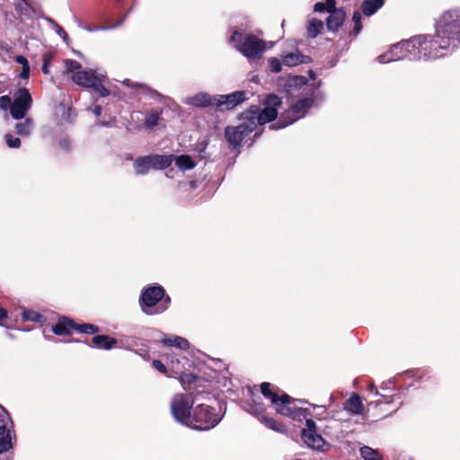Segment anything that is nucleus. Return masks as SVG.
<instances>
[{"instance_id": "obj_25", "label": "nucleus", "mask_w": 460, "mask_h": 460, "mask_svg": "<svg viewBox=\"0 0 460 460\" xmlns=\"http://www.w3.org/2000/svg\"><path fill=\"white\" fill-rule=\"evenodd\" d=\"M34 123L32 119L24 118V120L15 124L14 128L16 133L21 137H29L33 128Z\"/></svg>"}, {"instance_id": "obj_33", "label": "nucleus", "mask_w": 460, "mask_h": 460, "mask_svg": "<svg viewBox=\"0 0 460 460\" xmlns=\"http://www.w3.org/2000/svg\"><path fill=\"white\" fill-rule=\"evenodd\" d=\"M22 316L23 321L33 323H42L45 321V317L42 314L33 310H24Z\"/></svg>"}, {"instance_id": "obj_10", "label": "nucleus", "mask_w": 460, "mask_h": 460, "mask_svg": "<svg viewBox=\"0 0 460 460\" xmlns=\"http://www.w3.org/2000/svg\"><path fill=\"white\" fill-rule=\"evenodd\" d=\"M194 400L189 394H176L171 401V413L174 420L190 428Z\"/></svg>"}, {"instance_id": "obj_16", "label": "nucleus", "mask_w": 460, "mask_h": 460, "mask_svg": "<svg viewBox=\"0 0 460 460\" xmlns=\"http://www.w3.org/2000/svg\"><path fill=\"white\" fill-rule=\"evenodd\" d=\"M102 74H97L93 70L77 71L71 76L74 83L78 85L92 88L95 86Z\"/></svg>"}, {"instance_id": "obj_48", "label": "nucleus", "mask_w": 460, "mask_h": 460, "mask_svg": "<svg viewBox=\"0 0 460 460\" xmlns=\"http://www.w3.org/2000/svg\"><path fill=\"white\" fill-rule=\"evenodd\" d=\"M15 61L21 64L22 66H25V65H29L27 58L23 56H17L15 58Z\"/></svg>"}, {"instance_id": "obj_34", "label": "nucleus", "mask_w": 460, "mask_h": 460, "mask_svg": "<svg viewBox=\"0 0 460 460\" xmlns=\"http://www.w3.org/2000/svg\"><path fill=\"white\" fill-rule=\"evenodd\" d=\"M74 330L81 333L93 334L99 332V328L92 323L76 324Z\"/></svg>"}, {"instance_id": "obj_45", "label": "nucleus", "mask_w": 460, "mask_h": 460, "mask_svg": "<svg viewBox=\"0 0 460 460\" xmlns=\"http://www.w3.org/2000/svg\"><path fill=\"white\" fill-rule=\"evenodd\" d=\"M7 318V311L0 306V326H5L4 321Z\"/></svg>"}, {"instance_id": "obj_37", "label": "nucleus", "mask_w": 460, "mask_h": 460, "mask_svg": "<svg viewBox=\"0 0 460 460\" xmlns=\"http://www.w3.org/2000/svg\"><path fill=\"white\" fill-rule=\"evenodd\" d=\"M282 62L277 58H270L269 59L270 69L273 73H279L282 69Z\"/></svg>"}, {"instance_id": "obj_53", "label": "nucleus", "mask_w": 460, "mask_h": 460, "mask_svg": "<svg viewBox=\"0 0 460 460\" xmlns=\"http://www.w3.org/2000/svg\"><path fill=\"white\" fill-rule=\"evenodd\" d=\"M369 391L374 393L376 395H377L379 394L376 387L373 385L370 386Z\"/></svg>"}, {"instance_id": "obj_5", "label": "nucleus", "mask_w": 460, "mask_h": 460, "mask_svg": "<svg viewBox=\"0 0 460 460\" xmlns=\"http://www.w3.org/2000/svg\"><path fill=\"white\" fill-rule=\"evenodd\" d=\"M171 303L169 296L162 286H149L144 288L139 298V305L146 315H155L165 312Z\"/></svg>"}, {"instance_id": "obj_28", "label": "nucleus", "mask_w": 460, "mask_h": 460, "mask_svg": "<svg viewBox=\"0 0 460 460\" xmlns=\"http://www.w3.org/2000/svg\"><path fill=\"white\" fill-rule=\"evenodd\" d=\"M161 112H159L156 110H151L149 111L145 118L144 120V126L146 128H154L155 126L158 125V122L160 120Z\"/></svg>"}, {"instance_id": "obj_12", "label": "nucleus", "mask_w": 460, "mask_h": 460, "mask_svg": "<svg viewBox=\"0 0 460 460\" xmlns=\"http://www.w3.org/2000/svg\"><path fill=\"white\" fill-rule=\"evenodd\" d=\"M32 97L27 88L21 87L14 92L11 107V116L16 120L22 119L32 107Z\"/></svg>"}, {"instance_id": "obj_36", "label": "nucleus", "mask_w": 460, "mask_h": 460, "mask_svg": "<svg viewBox=\"0 0 460 460\" xmlns=\"http://www.w3.org/2000/svg\"><path fill=\"white\" fill-rule=\"evenodd\" d=\"M65 65H66V69L68 73H71L72 75H74V73L77 72V71H81V64L75 60H72V59H66L65 61Z\"/></svg>"}, {"instance_id": "obj_51", "label": "nucleus", "mask_w": 460, "mask_h": 460, "mask_svg": "<svg viewBox=\"0 0 460 460\" xmlns=\"http://www.w3.org/2000/svg\"><path fill=\"white\" fill-rule=\"evenodd\" d=\"M172 367H175L178 371H181V369L178 367V365L180 364L179 359H176L175 361L172 360Z\"/></svg>"}, {"instance_id": "obj_47", "label": "nucleus", "mask_w": 460, "mask_h": 460, "mask_svg": "<svg viewBox=\"0 0 460 460\" xmlns=\"http://www.w3.org/2000/svg\"><path fill=\"white\" fill-rule=\"evenodd\" d=\"M123 84L127 85L128 87H132V88L143 87V85L137 84V83H133L129 79L124 80Z\"/></svg>"}, {"instance_id": "obj_3", "label": "nucleus", "mask_w": 460, "mask_h": 460, "mask_svg": "<svg viewBox=\"0 0 460 460\" xmlns=\"http://www.w3.org/2000/svg\"><path fill=\"white\" fill-rule=\"evenodd\" d=\"M261 392L265 398L270 401L275 411L282 416L301 421L310 415L308 408L304 407L306 402L293 399L287 394L279 395L271 389V385L268 382L261 385Z\"/></svg>"}, {"instance_id": "obj_26", "label": "nucleus", "mask_w": 460, "mask_h": 460, "mask_svg": "<svg viewBox=\"0 0 460 460\" xmlns=\"http://www.w3.org/2000/svg\"><path fill=\"white\" fill-rule=\"evenodd\" d=\"M175 160L176 165L181 171L191 170L195 167L196 164L192 160V158L186 155H181L178 156L172 155V161Z\"/></svg>"}, {"instance_id": "obj_22", "label": "nucleus", "mask_w": 460, "mask_h": 460, "mask_svg": "<svg viewBox=\"0 0 460 460\" xmlns=\"http://www.w3.org/2000/svg\"><path fill=\"white\" fill-rule=\"evenodd\" d=\"M93 346L98 349H111L117 344V340L108 335H96L92 339Z\"/></svg>"}, {"instance_id": "obj_49", "label": "nucleus", "mask_w": 460, "mask_h": 460, "mask_svg": "<svg viewBox=\"0 0 460 460\" xmlns=\"http://www.w3.org/2000/svg\"><path fill=\"white\" fill-rule=\"evenodd\" d=\"M102 111V108L100 105H96V106L93 108V114H94L96 117L101 116Z\"/></svg>"}, {"instance_id": "obj_21", "label": "nucleus", "mask_w": 460, "mask_h": 460, "mask_svg": "<svg viewBox=\"0 0 460 460\" xmlns=\"http://www.w3.org/2000/svg\"><path fill=\"white\" fill-rule=\"evenodd\" d=\"M344 410L351 414H360L363 411V403L360 397L354 394L345 402Z\"/></svg>"}, {"instance_id": "obj_17", "label": "nucleus", "mask_w": 460, "mask_h": 460, "mask_svg": "<svg viewBox=\"0 0 460 460\" xmlns=\"http://www.w3.org/2000/svg\"><path fill=\"white\" fill-rule=\"evenodd\" d=\"M216 95L212 96L208 93L199 92L194 95L188 96L182 100V102L189 106L196 108L215 107Z\"/></svg>"}, {"instance_id": "obj_24", "label": "nucleus", "mask_w": 460, "mask_h": 460, "mask_svg": "<svg viewBox=\"0 0 460 460\" xmlns=\"http://www.w3.org/2000/svg\"><path fill=\"white\" fill-rule=\"evenodd\" d=\"M385 4V0H364L361 5L362 13L366 16H371Z\"/></svg>"}, {"instance_id": "obj_9", "label": "nucleus", "mask_w": 460, "mask_h": 460, "mask_svg": "<svg viewBox=\"0 0 460 460\" xmlns=\"http://www.w3.org/2000/svg\"><path fill=\"white\" fill-rule=\"evenodd\" d=\"M417 40L418 39L412 37L410 40H402L397 44L393 45L387 52L378 57L379 62L385 64L404 58L420 60V56L416 46Z\"/></svg>"}, {"instance_id": "obj_23", "label": "nucleus", "mask_w": 460, "mask_h": 460, "mask_svg": "<svg viewBox=\"0 0 460 460\" xmlns=\"http://www.w3.org/2000/svg\"><path fill=\"white\" fill-rule=\"evenodd\" d=\"M162 342L166 346L176 347L182 350H187L190 348V342L185 338L177 335L164 338Z\"/></svg>"}, {"instance_id": "obj_8", "label": "nucleus", "mask_w": 460, "mask_h": 460, "mask_svg": "<svg viewBox=\"0 0 460 460\" xmlns=\"http://www.w3.org/2000/svg\"><path fill=\"white\" fill-rule=\"evenodd\" d=\"M437 26L440 30V35L445 36L456 50L460 45V9L445 12Z\"/></svg>"}, {"instance_id": "obj_18", "label": "nucleus", "mask_w": 460, "mask_h": 460, "mask_svg": "<svg viewBox=\"0 0 460 460\" xmlns=\"http://www.w3.org/2000/svg\"><path fill=\"white\" fill-rule=\"evenodd\" d=\"M309 59V57L303 55L298 50L282 56L283 65L289 67L296 66L300 64H305Z\"/></svg>"}, {"instance_id": "obj_42", "label": "nucleus", "mask_w": 460, "mask_h": 460, "mask_svg": "<svg viewBox=\"0 0 460 460\" xmlns=\"http://www.w3.org/2000/svg\"><path fill=\"white\" fill-rule=\"evenodd\" d=\"M323 4H325V8L328 13H331V12L338 10L335 6L336 2L335 0H326Z\"/></svg>"}, {"instance_id": "obj_40", "label": "nucleus", "mask_w": 460, "mask_h": 460, "mask_svg": "<svg viewBox=\"0 0 460 460\" xmlns=\"http://www.w3.org/2000/svg\"><path fill=\"white\" fill-rule=\"evenodd\" d=\"M49 22H51L55 28H56V32L65 40V41H67L68 40V35L67 33L65 31V30L59 26L56 22H54L52 19H49Z\"/></svg>"}, {"instance_id": "obj_20", "label": "nucleus", "mask_w": 460, "mask_h": 460, "mask_svg": "<svg viewBox=\"0 0 460 460\" xmlns=\"http://www.w3.org/2000/svg\"><path fill=\"white\" fill-rule=\"evenodd\" d=\"M75 323L67 317H62L58 322L52 327V332L56 335H63L70 333L71 330H74Z\"/></svg>"}, {"instance_id": "obj_55", "label": "nucleus", "mask_w": 460, "mask_h": 460, "mask_svg": "<svg viewBox=\"0 0 460 460\" xmlns=\"http://www.w3.org/2000/svg\"><path fill=\"white\" fill-rule=\"evenodd\" d=\"M60 146H61V147L66 149L67 148V142L66 140H63V141L60 142Z\"/></svg>"}, {"instance_id": "obj_54", "label": "nucleus", "mask_w": 460, "mask_h": 460, "mask_svg": "<svg viewBox=\"0 0 460 460\" xmlns=\"http://www.w3.org/2000/svg\"><path fill=\"white\" fill-rule=\"evenodd\" d=\"M308 74H309L310 78H311L313 81H314V80H315V74H314V72H313V71H309V73H308Z\"/></svg>"}, {"instance_id": "obj_11", "label": "nucleus", "mask_w": 460, "mask_h": 460, "mask_svg": "<svg viewBox=\"0 0 460 460\" xmlns=\"http://www.w3.org/2000/svg\"><path fill=\"white\" fill-rule=\"evenodd\" d=\"M172 163V155H149L137 158L133 164V166L137 174L145 175L148 173L150 170L165 169L169 167Z\"/></svg>"}, {"instance_id": "obj_35", "label": "nucleus", "mask_w": 460, "mask_h": 460, "mask_svg": "<svg viewBox=\"0 0 460 460\" xmlns=\"http://www.w3.org/2000/svg\"><path fill=\"white\" fill-rule=\"evenodd\" d=\"M105 78H106V76L104 75H102L101 76V79L98 80V83L96 84V85L92 87L102 97H106V96H108L110 94V91L105 86H103V84H102V83L104 82Z\"/></svg>"}, {"instance_id": "obj_6", "label": "nucleus", "mask_w": 460, "mask_h": 460, "mask_svg": "<svg viewBox=\"0 0 460 460\" xmlns=\"http://www.w3.org/2000/svg\"><path fill=\"white\" fill-rule=\"evenodd\" d=\"M216 405L199 403L192 409L190 428L199 430H209L222 420L224 412L218 403Z\"/></svg>"}, {"instance_id": "obj_4", "label": "nucleus", "mask_w": 460, "mask_h": 460, "mask_svg": "<svg viewBox=\"0 0 460 460\" xmlns=\"http://www.w3.org/2000/svg\"><path fill=\"white\" fill-rule=\"evenodd\" d=\"M420 60H433L444 58L451 54L455 49L445 36L440 35V30L437 26L434 35L415 36Z\"/></svg>"}, {"instance_id": "obj_50", "label": "nucleus", "mask_w": 460, "mask_h": 460, "mask_svg": "<svg viewBox=\"0 0 460 460\" xmlns=\"http://www.w3.org/2000/svg\"><path fill=\"white\" fill-rule=\"evenodd\" d=\"M42 72L46 75L49 73V65L46 61L44 62V64L42 66Z\"/></svg>"}, {"instance_id": "obj_31", "label": "nucleus", "mask_w": 460, "mask_h": 460, "mask_svg": "<svg viewBox=\"0 0 460 460\" xmlns=\"http://www.w3.org/2000/svg\"><path fill=\"white\" fill-rule=\"evenodd\" d=\"M323 27V23L322 21L317 19H312L309 21L308 26H307V34L310 38H316L322 29Z\"/></svg>"}, {"instance_id": "obj_32", "label": "nucleus", "mask_w": 460, "mask_h": 460, "mask_svg": "<svg viewBox=\"0 0 460 460\" xmlns=\"http://www.w3.org/2000/svg\"><path fill=\"white\" fill-rule=\"evenodd\" d=\"M352 23H353V29L350 31V35L356 37L358 36L360 31H362V14L360 12L356 11L353 13L352 16Z\"/></svg>"}, {"instance_id": "obj_30", "label": "nucleus", "mask_w": 460, "mask_h": 460, "mask_svg": "<svg viewBox=\"0 0 460 460\" xmlns=\"http://www.w3.org/2000/svg\"><path fill=\"white\" fill-rule=\"evenodd\" d=\"M245 410L249 413L257 416L261 420V416H264L263 413L265 411V406L262 402H257L255 400H252V402L247 405Z\"/></svg>"}, {"instance_id": "obj_43", "label": "nucleus", "mask_w": 460, "mask_h": 460, "mask_svg": "<svg viewBox=\"0 0 460 460\" xmlns=\"http://www.w3.org/2000/svg\"><path fill=\"white\" fill-rule=\"evenodd\" d=\"M30 75V66L25 65V66H22V72L20 74V76L22 79H28Z\"/></svg>"}, {"instance_id": "obj_2", "label": "nucleus", "mask_w": 460, "mask_h": 460, "mask_svg": "<svg viewBox=\"0 0 460 460\" xmlns=\"http://www.w3.org/2000/svg\"><path fill=\"white\" fill-rule=\"evenodd\" d=\"M295 81L296 84H305L304 89L305 95L286 110L279 120L270 126V129H280L293 124L304 118L310 109L319 107L324 102V93L319 89L321 82L307 84L304 76H296Z\"/></svg>"}, {"instance_id": "obj_7", "label": "nucleus", "mask_w": 460, "mask_h": 460, "mask_svg": "<svg viewBox=\"0 0 460 460\" xmlns=\"http://www.w3.org/2000/svg\"><path fill=\"white\" fill-rule=\"evenodd\" d=\"M229 41L234 47L249 60L255 59L261 56L266 50L265 41L255 35L242 33L234 31Z\"/></svg>"}, {"instance_id": "obj_15", "label": "nucleus", "mask_w": 460, "mask_h": 460, "mask_svg": "<svg viewBox=\"0 0 460 460\" xmlns=\"http://www.w3.org/2000/svg\"><path fill=\"white\" fill-rule=\"evenodd\" d=\"M248 93L246 91H236L229 94H217L215 108L219 111L234 109L248 99Z\"/></svg>"}, {"instance_id": "obj_29", "label": "nucleus", "mask_w": 460, "mask_h": 460, "mask_svg": "<svg viewBox=\"0 0 460 460\" xmlns=\"http://www.w3.org/2000/svg\"><path fill=\"white\" fill-rule=\"evenodd\" d=\"M360 456L364 460H382L379 452L368 446H363L359 449Z\"/></svg>"}, {"instance_id": "obj_27", "label": "nucleus", "mask_w": 460, "mask_h": 460, "mask_svg": "<svg viewBox=\"0 0 460 460\" xmlns=\"http://www.w3.org/2000/svg\"><path fill=\"white\" fill-rule=\"evenodd\" d=\"M261 422L263 423L267 428L276 432L283 434L287 433L286 427L270 417L261 416Z\"/></svg>"}, {"instance_id": "obj_52", "label": "nucleus", "mask_w": 460, "mask_h": 460, "mask_svg": "<svg viewBox=\"0 0 460 460\" xmlns=\"http://www.w3.org/2000/svg\"><path fill=\"white\" fill-rule=\"evenodd\" d=\"M114 119H111V121H102L101 122V125L102 126H112L113 123H114Z\"/></svg>"}, {"instance_id": "obj_38", "label": "nucleus", "mask_w": 460, "mask_h": 460, "mask_svg": "<svg viewBox=\"0 0 460 460\" xmlns=\"http://www.w3.org/2000/svg\"><path fill=\"white\" fill-rule=\"evenodd\" d=\"M5 141L10 148H18L21 146V140L19 137H13L11 134L5 135Z\"/></svg>"}, {"instance_id": "obj_44", "label": "nucleus", "mask_w": 460, "mask_h": 460, "mask_svg": "<svg viewBox=\"0 0 460 460\" xmlns=\"http://www.w3.org/2000/svg\"><path fill=\"white\" fill-rule=\"evenodd\" d=\"M116 26H102V27H95V28H91V27H84V29L87 31H105V30H109V29H113L115 28Z\"/></svg>"}, {"instance_id": "obj_1", "label": "nucleus", "mask_w": 460, "mask_h": 460, "mask_svg": "<svg viewBox=\"0 0 460 460\" xmlns=\"http://www.w3.org/2000/svg\"><path fill=\"white\" fill-rule=\"evenodd\" d=\"M281 103V99L278 95L270 94L265 99L262 110L258 106H252L243 115V122L240 125L226 127L225 136L231 147L239 146L243 139L252 133L258 125H264L274 120Z\"/></svg>"}, {"instance_id": "obj_39", "label": "nucleus", "mask_w": 460, "mask_h": 460, "mask_svg": "<svg viewBox=\"0 0 460 460\" xmlns=\"http://www.w3.org/2000/svg\"><path fill=\"white\" fill-rule=\"evenodd\" d=\"M13 100L8 95H3L0 97V108L4 111L9 110L11 111Z\"/></svg>"}, {"instance_id": "obj_13", "label": "nucleus", "mask_w": 460, "mask_h": 460, "mask_svg": "<svg viewBox=\"0 0 460 460\" xmlns=\"http://www.w3.org/2000/svg\"><path fill=\"white\" fill-rule=\"evenodd\" d=\"M12 427L13 421L9 413L0 405V454L7 452L13 447Z\"/></svg>"}, {"instance_id": "obj_14", "label": "nucleus", "mask_w": 460, "mask_h": 460, "mask_svg": "<svg viewBox=\"0 0 460 460\" xmlns=\"http://www.w3.org/2000/svg\"><path fill=\"white\" fill-rule=\"evenodd\" d=\"M305 419L306 428L302 431L303 441L311 448L323 451L326 446L325 440L317 433L316 424L312 419Z\"/></svg>"}, {"instance_id": "obj_41", "label": "nucleus", "mask_w": 460, "mask_h": 460, "mask_svg": "<svg viewBox=\"0 0 460 460\" xmlns=\"http://www.w3.org/2000/svg\"><path fill=\"white\" fill-rule=\"evenodd\" d=\"M153 367L163 374H166L167 368L161 360L155 359L152 363Z\"/></svg>"}, {"instance_id": "obj_19", "label": "nucleus", "mask_w": 460, "mask_h": 460, "mask_svg": "<svg viewBox=\"0 0 460 460\" xmlns=\"http://www.w3.org/2000/svg\"><path fill=\"white\" fill-rule=\"evenodd\" d=\"M345 19V12L342 9L331 12L326 21L328 30L335 31L343 23Z\"/></svg>"}, {"instance_id": "obj_46", "label": "nucleus", "mask_w": 460, "mask_h": 460, "mask_svg": "<svg viewBox=\"0 0 460 460\" xmlns=\"http://www.w3.org/2000/svg\"><path fill=\"white\" fill-rule=\"evenodd\" d=\"M325 4H323V2H317L315 4H314V11L315 12H324L326 11V8H325Z\"/></svg>"}]
</instances>
